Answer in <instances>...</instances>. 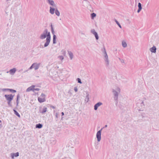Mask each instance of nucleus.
I'll return each instance as SVG.
<instances>
[{
  "mask_svg": "<svg viewBox=\"0 0 159 159\" xmlns=\"http://www.w3.org/2000/svg\"><path fill=\"white\" fill-rule=\"evenodd\" d=\"M74 90L75 92H77V88H75Z\"/></svg>",
  "mask_w": 159,
  "mask_h": 159,
  "instance_id": "obj_28",
  "label": "nucleus"
},
{
  "mask_svg": "<svg viewBox=\"0 0 159 159\" xmlns=\"http://www.w3.org/2000/svg\"><path fill=\"white\" fill-rule=\"evenodd\" d=\"M8 90H10L11 92H12L14 93H15L16 92V91L15 90L12 89H8Z\"/></svg>",
  "mask_w": 159,
  "mask_h": 159,
  "instance_id": "obj_24",
  "label": "nucleus"
},
{
  "mask_svg": "<svg viewBox=\"0 0 159 159\" xmlns=\"http://www.w3.org/2000/svg\"><path fill=\"white\" fill-rule=\"evenodd\" d=\"M122 44L123 46L124 47H125L127 46V44L125 42H122Z\"/></svg>",
  "mask_w": 159,
  "mask_h": 159,
  "instance_id": "obj_19",
  "label": "nucleus"
},
{
  "mask_svg": "<svg viewBox=\"0 0 159 159\" xmlns=\"http://www.w3.org/2000/svg\"><path fill=\"white\" fill-rule=\"evenodd\" d=\"M2 121H1L0 120V123H1Z\"/></svg>",
  "mask_w": 159,
  "mask_h": 159,
  "instance_id": "obj_31",
  "label": "nucleus"
},
{
  "mask_svg": "<svg viewBox=\"0 0 159 159\" xmlns=\"http://www.w3.org/2000/svg\"><path fill=\"white\" fill-rule=\"evenodd\" d=\"M47 37L46 38V42L44 44V47H46L49 44L50 41V35L49 32H48L47 30H45L44 33L40 36V38L42 39H45L46 37Z\"/></svg>",
  "mask_w": 159,
  "mask_h": 159,
  "instance_id": "obj_1",
  "label": "nucleus"
},
{
  "mask_svg": "<svg viewBox=\"0 0 159 159\" xmlns=\"http://www.w3.org/2000/svg\"><path fill=\"white\" fill-rule=\"evenodd\" d=\"M91 17L92 19H93V18L96 16V15L94 13H93L91 14Z\"/></svg>",
  "mask_w": 159,
  "mask_h": 159,
  "instance_id": "obj_22",
  "label": "nucleus"
},
{
  "mask_svg": "<svg viewBox=\"0 0 159 159\" xmlns=\"http://www.w3.org/2000/svg\"><path fill=\"white\" fill-rule=\"evenodd\" d=\"M105 127H107V125H105Z\"/></svg>",
  "mask_w": 159,
  "mask_h": 159,
  "instance_id": "obj_32",
  "label": "nucleus"
},
{
  "mask_svg": "<svg viewBox=\"0 0 159 159\" xmlns=\"http://www.w3.org/2000/svg\"><path fill=\"white\" fill-rule=\"evenodd\" d=\"M35 86L34 85H32L28 88L26 89V91L27 92H30L31 91H34V90L39 91V89H35Z\"/></svg>",
  "mask_w": 159,
  "mask_h": 159,
  "instance_id": "obj_4",
  "label": "nucleus"
},
{
  "mask_svg": "<svg viewBox=\"0 0 159 159\" xmlns=\"http://www.w3.org/2000/svg\"><path fill=\"white\" fill-rule=\"evenodd\" d=\"M52 33L53 34H54V30H52Z\"/></svg>",
  "mask_w": 159,
  "mask_h": 159,
  "instance_id": "obj_29",
  "label": "nucleus"
},
{
  "mask_svg": "<svg viewBox=\"0 0 159 159\" xmlns=\"http://www.w3.org/2000/svg\"><path fill=\"white\" fill-rule=\"evenodd\" d=\"M92 33L95 35L96 39L98 40V36L97 33L96 32H95L94 30L92 31Z\"/></svg>",
  "mask_w": 159,
  "mask_h": 159,
  "instance_id": "obj_9",
  "label": "nucleus"
},
{
  "mask_svg": "<svg viewBox=\"0 0 159 159\" xmlns=\"http://www.w3.org/2000/svg\"><path fill=\"white\" fill-rule=\"evenodd\" d=\"M115 21L116 22V24L118 25V26H119V27L120 28H121V27L120 25V24L116 20H115Z\"/></svg>",
  "mask_w": 159,
  "mask_h": 159,
  "instance_id": "obj_23",
  "label": "nucleus"
},
{
  "mask_svg": "<svg viewBox=\"0 0 159 159\" xmlns=\"http://www.w3.org/2000/svg\"><path fill=\"white\" fill-rule=\"evenodd\" d=\"M42 127V125L40 124H37L36 125V127L39 129L41 128Z\"/></svg>",
  "mask_w": 159,
  "mask_h": 159,
  "instance_id": "obj_13",
  "label": "nucleus"
},
{
  "mask_svg": "<svg viewBox=\"0 0 159 159\" xmlns=\"http://www.w3.org/2000/svg\"><path fill=\"white\" fill-rule=\"evenodd\" d=\"M16 69L15 68H13L9 70V72L10 74L13 75L16 72Z\"/></svg>",
  "mask_w": 159,
  "mask_h": 159,
  "instance_id": "obj_8",
  "label": "nucleus"
},
{
  "mask_svg": "<svg viewBox=\"0 0 159 159\" xmlns=\"http://www.w3.org/2000/svg\"><path fill=\"white\" fill-rule=\"evenodd\" d=\"M45 95L43 93H42L40 96L38 98V100L40 102H44L45 101Z\"/></svg>",
  "mask_w": 159,
  "mask_h": 159,
  "instance_id": "obj_3",
  "label": "nucleus"
},
{
  "mask_svg": "<svg viewBox=\"0 0 159 159\" xmlns=\"http://www.w3.org/2000/svg\"><path fill=\"white\" fill-rule=\"evenodd\" d=\"M139 9L137 11L138 12H139L142 9L141 5L140 3H138Z\"/></svg>",
  "mask_w": 159,
  "mask_h": 159,
  "instance_id": "obj_11",
  "label": "nucleus"
},
{
  "mask_svg": "<svg viewBox=\"0 0 159 159\" xmlns=\"http://www.w3.org/2000/svg\"><path fill=\"white\" fill-rule=\"evenodd\" d=\"M156 47L153 46L150 49V50L152 52L155 53L156 52Z\"/></svg>",
  "mask_w": 159,
  "mask_h": 159,
  "instance_id": "obj_10",
  "label": "nucleus"
},
{
  "mask_svg": "<svg viewBox=\"0 0 159 159\" xmlns=\"http://www.w3.org/2000/svg\"><path fill=\"white\" fill-rule=\"evenodd\" d=\"M61 114H62V116L64 115V113H63V112H62L61 113Z\"/></svg>",
  "mask_w": 159,
  "mask_h": 159,
  "instance_id": "obj_30",
  "label": "nucleus"
},
{
  "mask_svg": "<svg viewBox=\"0 0 159 159\" xmlns=\"http://www.w3.org/2000/svg\"><path fill=\"white\" fill-rule=\"evenodd\" d=\"M102 129L98 131L97 133V138L98 141H99L101 139V131Z\"/></svg>",
  "mask_w": 159,
  "mask_h": 159,
  "instance_id": "obj_5",
  "label": "nucleus"
},
{
  "mask_svg": "<svg viewBox=\"0 0 159 159\" xmlns=\"http://www.w3.org/2000/svg\"><path fill=\"white\" fill-rule=\"evenodd\" d=\"M47 108L46 107L44 108L43 110L42 113H44L47 111Z\"/></svg>",
  "mask_w": 159,
  "mask_h": 159,
  "instance_id": "obj_21",
  "label": "nucleus"
},
{
  "mask_svg": "<svg viewBox=\"0 0 159 159\" xmlns=\"http://www.w3.org/2000/svg\"><path fill=\"white\" fill-rule=\"evenodd\" d=\"M49 3L52 5H53L54 4V2L51 0H48Z\"/></svg>",
  "mask_w": 159,
  "mask_h": 159,
  "instance_id": "obj_18",
  "label": "nucleus"
},
{
  "mask_svg": "<svg viewBox=\"0 0 159 159\" xmlns=\"http://www.w3.org/2000/svg\"><path fill=\"white\" fill-rule=\"evenodd\" d=\"M55 9L50 7V11L52 14H53L54 13Z\"/></svg>",
  "mask_w": 159,
  "mask_h": 159,
  "instance_id": "obj_14",
  "label": "nucleus"
},
{
  "mask_svg": "<svg viewBox=\"0 0 159 159\" xmlns=\"http://www.w3.org/2000/svg\"><path fill=\"white\" fill-rule=\"evenodd\" d=\"M5 97L8 102V104L10 105L11 104V101L13 98L14 95H13L12 94H6L5 95Z\"/></svg>",
  "mask_w": 159,
  "mask_h": 159,
  "instance_id": "obj_2",
  "label": "nucleus"
},
{
  "mask_svg": "<svg viewBox=\"0 0 159 159\" xmlns=\"http://www.w3.org/2000/svg\"><path fill=\"white\" fill-rule=\"evenodd\" d=\"M56 37L55 35H53V43H56Z\"/></svg>",
  "mask_w": 159,
  "mask_h": 159,
  "instance_id": "obj_17",
  "label": "nucleus"
},
{
  "mask_svg": "<svg viewBox=\"0 0 159 159\" xmlns=\"http://www.w3.org/2000/svg\"><path fill=\"white\" fill-rule=\"evenodd\" d=\"M39 65L38 64L36 63H34L32 64V65L30 67V69H32V68H34L35 70L39 68Z\"/></svg>",
  "mask_w": 159,
  "mask_h": 159,
  "instance_id": "obj_6",
  "label": "nucleus"
},
{
  "mask_svg": "<svg viewBox=\"0 0 159 159\" xmlns=\"http://www.w3.org/2000/svg\"><path fill=\"white\" fill-rule=\"evenodd\" d=\"M59 57L61 60H62L63 59V57L62 56H60Z\"/></svg>",
  "mask_w": 159,
  "mask_h": 159,
  "instance_id": "obj_27",
  "label": "nucleus"
},
{
  "mask_svg": "<svg viewBox=\"0 0 159 159\" xmlns=\"http://www.w3.org/2000/svg\"><path fill=\"white\" fill-rule=\"evenodd\" d=\"M102 104V103L100 102H98L94 106V109L95 110H97L99 106H101Z\"/></svg>",
  "mask_w": 159,
  "mask_h": 159,
  "instance_id": "obj_7",
  "label": "nucleus"
},
{
  "mask_svg": "<svg viewBox=\"0 0 159 159\" xmlns=\"http://www.w3.org/2000/svg\"><path fill=\"white\" fill-rule=\"evenodd\" d=\"M13 111L14 112L15 114L18 117H20V114H19V113L17 112L15 110H13Z\"/></svg>",
  "mask_w": 159,
  "mask_h": 159,
  "instance_id": "obj_16",
  "label": "nucleus"
},
{
  "mask_svg": "<svg viewBox=\"0 0 159 159\" xmlns=\"http://www.w3.org/2000/svg\"><path fill=\"white\" fill-rule=\"evenodd\" d=\"M55 13L58 16H59L60 14L59 12L57 10L56 11Z\"/></svg>",
  "mask_w": 159,
  "mask_h": 159,
  "instance_id": "obj_20",
  "label": "nucleus"
},
{
  "mask_svg": "<svg viewBox=\"0 0 159 159\" xmlns=\"http://www.w3.org/2000/svg\"><path fill=\"white\" fill-rule=\"evenodd\" d=\"M77 80H78V83H79L81 84L82 83L81 82V80L80 78H78Z\"/></svg>",
  "mask_w": 159,
  "mask_h": 159,
  "instance_id": "obj_26",
  "label": "nucleus"
},
{
  "mask_svg": "<svg viewBox=\"0 0 159 159\" xmlns=\"http://www.w3.org/2000/svg\"><path fill=\"white\" fill-rule=\"evenodd\" d=\"M18 156H19V153L17 152L15 153L12 154L11 157L12 158H13L14 157H18Z\"/></svg>",
  "mask_w": 159,
  "mask_h": 159,
  "instance_id": "obj_12",
  "label": "nucleus"
},
{
  "mask_svg": "<svg viewBox=\"0 0 159 159\" xmlns=\"http://www.w3.org/2000/svg\"><path fill=\"white\" fill-rule=\"evenodd\" d=\"M68 53L70 56V59H71L73 57V54L71 52H69Z\"/></svg>",
  "mask_w": 159,
  "mask_h": 159,
  "instance_id": "obj_15",
  "label": "nucleus"
},
{
  "mask_svg": "<svg viewBox=\"0 0 159 159\" xmlns=\"http://www.w3.org/2000/svg\"><path fill=\"white\" fill-rule=\"evenodd\" d=\"M19 95H18L17 96V103H18V99H19Z\"/></svg>",
  "mask_w": 159,
  "mask_h": 159,
  "instance_id": "obj_25",
  "label": "nucleus"
}]
</instances>
